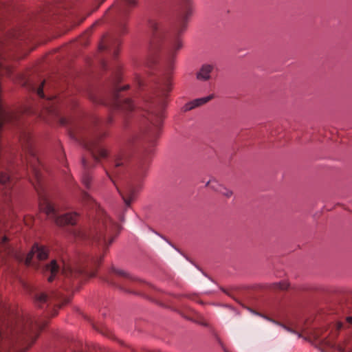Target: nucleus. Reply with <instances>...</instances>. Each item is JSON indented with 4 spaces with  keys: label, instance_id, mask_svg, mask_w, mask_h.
Listing matches in <instances>:
<instances>
[{
    "label": "nucleus",
    "instance_id": "b1692460",
    "mask_svg": "<svg viewBox=\"0 0 352 352\" xmlns=\"http://www.w3.org/2000/svg\"><path fill=\"white\" fill-rule=\"evenodd\" d=\"M128 87H129V85H126V86H124V87H120V88H119V91L126 89H127Z\"/></svg>",
    "mask_w": 352,
    "mask_h": 352
},
{
    "label": "nucleus",
    "instance_id": "c85d7f7f",
    "mask_svg": "<svg viewBox=\"0 0 352 352\" xmlns=\"http://www.w3.org/2000/svg\"><path fill=\"white\" fill-rule=\"evenodd\" d=\"M298 337L300 338V333H296Z\"/></svg>",
    "mask_w": 352,
    "mask_h": 352
},
{
    "label": "nucleus",
    "instance_id": "a878e982",
    "mask_svg": "<svg viewBox=\"0 0 352 352\" xmlns=\"http://www.w3.org/2000/svg\"><path fill=\"white\" fill-rule=\"evenodd\" d=\"M115 272H116V274H120V275L123 274V273H122L120 270L115 271Z\"/></svg>",
    "mask_w": 352,
    "mask_h": 352
},
{
    "label": "nucleus",
    "instance_id": "aec40b11",
    "mask_svg": "<svg viewBox=\"0 0 352 352\" xmlns=\"http://www.w3.org/2000/svg\"><path fill=\"white\" fill-rule=\"evenodd\" d=\"M171 90V85L170 83L167 84L166 85V89L165 90H162V95L163 96H166V94L170 91Z\"/></svg>",
    "mask_w": 352,
    "mask_h": 352
},
{
    "label": "nucleus",
    "instance_id": "6e6552de",
    "mask_svg": "<svg viewBox=\"0 0 352 352\" xmlns=\"http://www.w3.org/2000/svg\"><path fill=\"white\" fill-rule=\"evenodd\" d=\"M212 69V67L210 65H203L199 72L197 74V79L201 80H206L209 79Z\"/></svg>",
    "mask_w": 352,
    "mask_h": 352
},
{
    "label": "nucleus",
    "instance_id": "4468645a",
    "mask_svg": "<svg viewBox=\"0 0 352 352\" xmlns=\"http://www.w3.org/2000/svg\"><path fill=\"white\" fill-rule=\"evenodd\" d=\"M47 296L45 294H40L36 298V301L39 303H43L47 301Z\"/></svg>",
    "mask_w": 352,
    "mask_h": 352
},
{
    "label": "nucleus",
    "instance_id": "dca6fc26",
    "mask_svg": "<svg viewBox=\"0 0 352 352\" xmlns=\"http://www.w3.org/2000/svg\"><path fill=\"white\" fill-rule=\"evenodd\" d=\"M44 82H43L41 86L37 89L36 93L41 98H44V93L43 89Z\"/></svg>",
    "mask_w": 352,
    "mask_h": 352
},
{
    "label": "nucleus",
    "instance_id": "9b49d317",
    "mask_svg": "<svg viewBox=\"0 0 352 352\" xmlns=\"http://www.w3.org/2000/svg\"><path fill=\"white\" fill-rule=\"evenodd\" d=\"M121 196H122V199H123V200H124V201L125 204H126L127 206H130V204H131V202L132 199H133L134 198V197H135V194H134V192H132L131 190H130V191L129 192V198H125V197H124L122 194H121Z\"/></svg>",
    "mask_w": 352,
    "mask_h": 352
},
{
    "label": "nucleus",
    "instance_id": "f257e3e1",
    "mask_svg": "<svg viewBox=\"0 0 352 352\" xmlns=\"http://www.w3.org/2000/svg\"><path fill=\"white\" fill-rule=\"evenodd\" d=\"M61 268L62 273L65 276H76L83 274L84 269L78 263L74 262H67L62 260L60 263H58L56 260H52L49 264L45 265L43 267V273H50V276L47 278L49 282H52L60 269Z\"/></svg>",
    "mask_w": 352,
    "mask_h": 352
},
{
    "label": "nucleus",
    "instance_id": "412c9836",
    "mask_svg": "<svg viewBox=\"0 0 352 352\" xmlns=\"http://www.w3.org/2000/svg\"><path fill=\"white\" fill-rule=\"evenodd\" d=\"M186 28V22H182V24L181 25V28L178 30L179 33H182L184 32Z\"/></svg>",
    "mask_w": 352,
    "mask_h": 352
},
{
    "label": "nucleus",
    "instance_id": "7ed1b4c3",
    "mask_svg": "<svg viewBox=\"0 0 352 352\" xmlns=\"http://www.w3.org/2000/svg\"><path fill=\"white\" fill-rule=\"evenodd\" d=\"M39 207L41 211L45 212L49 218L54 219L56 224L59 226L74 225L77 221L78 214L76 212L67 213L57 217L54 207L47 199L41 201Z\"/></svg>",
    "mask_w": 352,
    "mask_h": 352
},
{
    "label": "nucleus",
    "instance_id": "f3484780",
    "mask_svg": "<svg viewBox=\"0 0 352 352\" xmlns=\"http://www.w3.org/2000/svg\"><path fill=\"white\" fill-rule=\"evenodd\" d=\"M33 172H34V176H35V178L36 179V180H38V182L39 181V177H40V173H39V170L36 168L35 167H33Z\"/></svg>",
    "mask_w": 352,
    "mask_h": 352
},
{
    "label": "nucleus",
    "instance_id": "423d86ee",
    "mask_svg": "<svg viewBox=\"0 0 352 352\" xmlns=\"http://www.w3.org/2000/svg\"><path fill=\"white\" fill-rule=\"evenodd\" d=\"M207 185L210 186V188L223 195L226 197H230L232 195V192L231 190L227 189L214 179L208 181L207 182Z\"/></svg>",
    "mask_w": 352,
    "mask_h": 352
},
{
    "label": "nucleus",
    "instance_id": "6ab92c4d",
    "mask_svg": "<svg viewBox=\"0 0 352 352\" xmlns=\"http://www.w3.org/2000/svg\"><path fill=\"white\" fill-rule=\"evenodd\" d=\"M251 312H252V313H253V314H255V315L260 316H261L262 318H265V319H266V320H269V321H271V322H274V323H276L274 320H272V319L269 318H268V317H267V316H263V315H262V314H258V313H257V312H256V311H251Z\"/></svg>",
    "mask_w": 352,
    "mask_h": 352
},
{
    "label": "nucleus",
    "instance_id": "39448f33",
    "mask_svg": "<svg viewBox=\"0 0 352 352\" xmlns=\"http://www.w3.org/2000/svg\"><path fill=\"white\" fill-rule=\"evenodd\" d=\"M49 250L45 246L34 244L31 251L27 255L25 264L28 265H30L34 256H36L40 261L45 260L47 258Z\"/></svg>",
    "mask_w": 352,
    "mask_h": 352
},
{
    "label": "nucleus",
    "instance_id": "393cba45",
    "mask_svg": "<svg viewBox=\"0 0 352 352\" xmlns=\"http://www.w3.org/2000/svg\"><path fill=\"white\" fill-rule=\"evenodd\" d=\"M82 163L83 166H84L85 168H86L87 164H86V161H85V159H82Z\"/></svg>",
    "mask_w": 352,
    "mask_h": 352
},
{
    "label": "nucleus",
    "instance_id": "5701e85b",
    "mask_svg": "<svg viewBox=\"0 0 352 352\" xmlns=\"http://www.w3.org/2000/svg\"><path fill=\"white\" fill-rule=\"evenodd\" d=\"M346 320L349 322L352 323V316L347 317Z\"/></svg>",
    "mask_w": 352,
    "mask_h": 352
},
{
    "label": "nucleus",
    "instance_id": "1a4fd4ad",
    "mask_svg": "<svg viewBox=\"0 0 352 352\" xmlns=\"http://www.w3.org/2000/svg\"><path fill=\"white\" fill-rule=\"evenodd\" d=\"M212 98V95H210V96H208L206 97H204V98H201L195 99L186 104V110H190V109H193L195 107H198L199 105L205 104L206 102H207Z\"/></svg>",
    "mask_w": 352,
    "mask_h": 352
},
{
    "label": "nucleus",
    "instance_id": "bb28decb",
    "mask_svg": "<svg viewBox=\"0 0 352 352\" xmlns=\"http://www.w3.org/2000/svg\"><path fill=\"white\" fill-rule=\"evenodd\" d=\"M286 330H287L288 331H290V332H294L293 331H292L290 329L285 327V326H283Z\"/></svg>",
    "mask_w": 352,
    "mask_h": 352
},
{
    "label": "nucleus",
    "instance_id": "20e7f679",
    "mask_svg": "<svg viewBox=\"0 0 352 352\" xmlns=\"http://www.w3.org/2000/svg\"><path fill=\"white\" fill-rule=\"evenodd\" d=\"M152 35L150 40L149 50L151 53L155 54L162 47L166 38L165 29L157 22H151Z\"/></svg>",
    "mask_w": 352,
    "mask_h": 352
},
{
    "label": "nucleus",
    "instance_id": "c756f323",
    "mask_svg": "<svg viewBox=\"0 0 352 352\" xmlns=\"http://www.w3.org/2000/svg\"><path fill=\"white\" fill-rule=\"evenodd\" d=\"M190 15V13H188V14L186 16V18L188 17Z\"/></svg>",
    "mask_w": 352,
    "mask_h": 352
},
{
    "label": "nucleus",
    "instance_id": "cd10ccee",
    "mask_svg": "<svg viewBox=\"0 0 352 352\" xmlns=\"http://www.w3.org/2000/svg\"><path fill=\"white\" fill-rule=\"evenodd\" d=\"M94 276V274H91L89 275V276H91V277H92V276Z\"/></svg>",
    "mask_w": 352,
    "mask_h": 352
},
{
    "label": "nucleus",
    "instance_id": "0eeeda50",
    "mask_svg": "<svg viewBox=\"0 0 352 352\" xmlns=\"http://www.w3.org/2000/svg\"><path fill=\"white\" fill-rule=\"evenodd\" d=\"M88 149L90 150L93 157L96 160L98 157H105L107 155V151L104 148L95 144L88 146Z\"/></svg>",
    "mask_w": 352,
    "mask_h": 352
},
{
    "label": "nucleus",
    "instance_id": "2eb2a0df",
    "mask_svg": "<svg viewBox=\"0 0 352 352\" xmlns=\"http://www.w3.org/2000/svg\"><path fill=\"white\" fill-rule=\"evenodd\" d=\"M183 46V43L180 39H178L175 41L173 46V51H177L179 50Z\"/></svg>",
    "mask_w": 352,
    "mask_h": 352
},
{
    "label": "nucleus",
    "instance_id": "f8f14e48",
    "mask_svg": "<svg viewBox=\"0 0 352 352\" xmlns=\"http://www.w3.org/2000/svg\"><path fill=\"white\" fill-rule=\"evenodd\" d=\"M121 108L124 110H132L133 109V103L130 99H126Z\"/></svg>",
    "mask_w": 352,
    "mask_h": 352
},
{
    "label": "nucleus",
    "instance_id": "a211bd4d",
    "mask_svg": "<svg viewBox=\"0 0 352 352\" xmlns=\"http://www.w3.org/2000/svg\"><path fill=\"white\" fill-rule=\"evenodd\" d=\"M7 241H8V238L6 236H4L3 237H2L1 241L0 243V252L1 251H3V249L4 248V247L3 246V244L5 243Z\"/></svg>",
    "mask_w": 352,
    "mask_h": 352
},
{
    "label": "nucleus",
    "instance_id": "9d476101",
    "mask_svg": "<svg viewBox=\"0 0 352 352\" xmlns=\"http://www.w3.org/2000/svg\"><path fill=\"white\" fill-rule=\"evenodd\" d=\"M10 181V175L8 173L0 171V183L6 184Z\"/></svg>",
    "mask_w": 352,
    "mask_h": 352
},
{
    "label": "nucleus",
    "instance_id": "4be33fe9",
    "mask_svg": "<svg viewBox=\"0 0 352 352\" xmlns=\"http://www.w3.org/2000/svg\"><path fill=\"white\" fill-rule=\"evenodd\" d=\"M126 3H128L130 5H135V0H124Z\"/></svg>",
    "mask_w": 352,
    "mask_h": 352
},
{
    "label": "nucleus",
    "instance_id": "ddd939ff",
    "mask_svg": "<svg viewBox=\"0 0 352 352\" xmlns=\"http://www.w3.org/2000/svg\"><path fill=\"white\" fill-rule=\"evenodd\" d=\"M91 177L87 173H85L82 176V182L86 187L89 186V185L91 184Z\"/></svg>",
    "mask_w": 352,
    "mask_h": 352
},
{
    "label": "nucleus",
    "instance_id": "f03ea898",
    "mask_svg": "<svg viewBox=\"0 0 352 352\" xmlns=\"http://www.w3.org/2000/svg\"><path fill=\"white\" fill-rule=\"evenodd\" d=\"M45 323L41 324L35 319L25 317L19 320L16 328L17 332L24 335V342L30 346L38 336V331L41 330Z\"/></svg>",
    "mask_w": 352,
    "mask_h": 352
}]
</instances>
